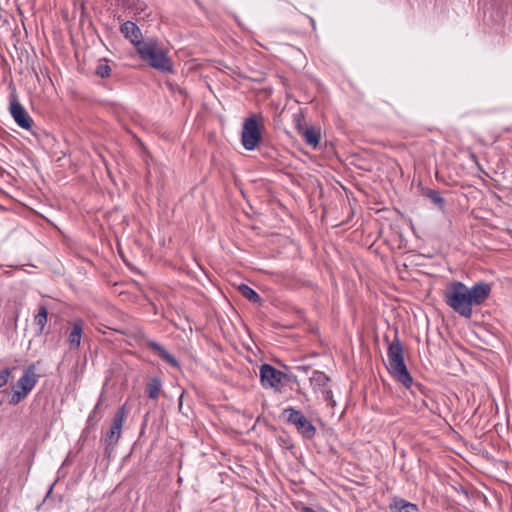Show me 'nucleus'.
<instances>
[{
    "mask_svg": "<svg viewBox=\"0 0 512 512\" xmlns=\"http://www.w3.org/2000/svg\"><path fill=\"white\" fill-rule=\"evenodd\" d=\"M491 292L489 284L479 282L471 288L460 281L450 282L444 292V302L461 317L469 319L473 314V306L483 304Z\"/></svg>",
    "mask_w": 512,
    "mask_h": 512,
    "instance_id": "f257e3e1",
    "label": "nucleus"
},
{
    "mask_svg": "<svg viewBox=\"0 0 512 512\" xmlns=\"http://www.w3.org/2000/svg\"><path fill=\"white\" fill-rule=\"evenodd\" d=\"M388 370L390 374L407 389H411L414 394V388L421 390L420 384L413 385V378L404 362L403 346L398 338H395L388 347Z\"/></svg>",
    "mask_w": 512,
    "mask_h": 512,
    "instance_id": "f03ea898",
    "label": "nucleus"
},
{
    "mask_svg": "<svg viewBox=\"0 0 512 512\" xmlns=\"http://www.w3.org/2000/svg\"><path fill=\"white\" fill-rule=\"evenodd\" d=\"M140 58L151 67L161 72H172L173 64L167 56V50L155 40H147L138 44Z\"/></svg>",
    "mask_w": 512,
    "mask_h": 512,
    "instance_id": "7ed1b4c3",
    "label": "nucleus"
},
{
    "mask_svg": "<svg viewBox=\"0 0 512 512\" xmlns=\"http://www.w3.org/2000/svg\"><path fill=\"white\" fill-rule=\"evenodd\" d=\"M263 116L253 114L246 118L241 132V143L248 150H254L262 139Z\"/></svg>",
    "mask_w": 512,
    "mask_h": 512,
    "instance_id": "20e7f679",
    "label": "nucleus"
},
{
    "mask_svg": "<svg viewBox=\"0 0 512 512\" xmlns=\"http://www.w3.org/2000/svg\"><path fill=\"white\" fill-rule=\"evenodd\" d=\"M288 414L287 421L294 425L297 432L306 439H312L316 434L315 426L303 415L301 411L294 408H287L284 410Z\"/></svg>",
    "mask_w": 512,
    "mask_h": 512,
    "instance_id": "39448f33",
    "label": "nucleus"
},
{
    "mask_svg": "<svg viewBox=\"0 0 512 512\" xmlns=\"http://www.w3.org/2000/svg\"><path fill=\"white\" fill-rule=\"evenodd\" d=\"M126 415H127V411H126L125 406L121 407L115 413L113 421H112V425H111L110 429L106 432V434L103 438V441L107 448L108 447L113 448L118 443V441L121 437L122 427H123V423L126 418Z\"/></svg>",
    "mask_w": 512,
    "mask_h": 512,
    "instance_id": "423d86ee",
    "label": "nucleus"
},
{
    "mask_svg": "<svg viewBox=\"0 0 512 512\" xmlns=\"http://www.w3.org/2000/svg\"><path fill=\"white\" fill-rule=\"evenodd\" d=\"M260 377L264 387L279 391L283 380L286 378V374L269 364H263L260 367Z\"/></svg>",
    "mask_w": 512,
    "mask_h": 512,
    "instance_id": "0eeeda50",
    "label": "nucleus"
},
{
    "mask_svg": "<svg viewBox=\"0 0 512 512\" xmlns=\"http://www.w3.org/2000/svg\"><path fill=\"white\" fill-rule=\"evenodd\" d=\"M10 114L15 122L23 129L30 130L33 120L20 102L14 97L10 102Z\"/></svg>",
    "mask_w": 512,
    "mask_h": 512,
    "instance_id": "6e6552de",
    "label": "nucleus"
},
{
    "mask_svg": "<svg viewBox=\"0 0 512 512\" xmlns=\"http://www.w3.org/2000/svg\"><path fill=\"white\" fill-rule=\"evenodd\" d=\"M83 331L84 321L82 319L74 320L67 336V342L71 351L80 348Z\"/></svg>",
    "mask_w": 512,
    "mask_h": 512,
    "instance_id": "1a4fd4ad",
    "label": "nucleus"
},
{
    "mask_svg": "<svg viewBox=\"0 0 512 512\" xmlns=\"http://www.w3.org/2000/svg\"><path fill=\"white\" fill-rule=\"evenodd\" d=\"M120 31L126 39H128L132 44L135 45L136 50L138 49V44H142L144 42L141 41V30L134 22H124L120 27Z\"/></svg>",
    "mask_w": 512,
    "mask_h": 512,
    "instance_id": "9d476101",
    "label": "nucleus"
},
{
    "mask_svg": "<svg viewBox=\"0 0 512 512\" xmlns=\"http://www.w3.org/2000/svg\"><path fill=\"white\" fill-rule=\"evenodd\" d=\"M38 379L39 375L36 374L35 365L32 364L25 369L23 375L18 379L17 384L18 386H23L25 390H29L31 392L37 384Z\"/></svg>",
    "mask_w": 512,
    "mask_h": 512,
    "instance_id": "9b49d317",
    "label": "nucleus"
},
{
    "mask_svg": "<svg viewBox=\"0 0 512 512\" xmlns=\"http://www.w3.org/2000/svg\"><path fill=\"white\" fill-rule=\"evenodd\" d=\"M147 347L153 350L163 361L174 368H179L177 359L170 354L164 347L155 341H148Z\"/></svg>",
    "mask_w": 512,
    "mask_h": 512,
    "instance_id": "f8f14e48",
    "label": "nucleus"
},
{
    "mask_svg": "<svg viewBox=\"0 0 512 512\" xmlns=\"http://www.w3.org/2000/svg\"><path fill=\"white\" fill-rule=\"evenodd\" d=\"M147 347L153 350L163 361L174 368H179L177 359L170 354L164 347L155 341H148Z\"/></svg>",
    "mask_w": 512,
    "mask_h": 512,
    "instance_id": "ddd939ff",
    "label": "nucleus"
},
{
    "mask_svg": "<svg viewBox=\"0 0 512 512\" xmlns=\"http://www.w3.org/2000/svg\"><path fill=\"white\" fill-rule=\"evenodd\" d=\"M389 509L391 512H419V507L403 498L394 497L390 504Z\"/></svg>",
    "mask_w": 512,
    "mask_h": 512,
    "instance_id": "4468645a",
    "label": "nucleus"
},
{
    "mask_svg": "<svg viewBox=\"0 0 512 512\" xmlns=\"http://www.w3.org/2000/svg\"><path fill=\"white\" fill-rule=\"evenodd\" d=\"M330 382V378L322 371H313L312 376L310 377V383L315 392H319L322 389H325Z\"/></svg>",
    "mask_w": 512,
    "mask_h": 512,
    "instance_id": "2eb2a0df",
    "label": "nucleus"
},
{
    "mask_svg": "<svg viewBox=\"0 0 512 512\" xmlns=\"http://www.w3.org/2000/svg\"><path fill=\"white\" fill-rule=\"evenodd\" d=\"M299 133L304 138L305 142L313 148H316L321 139L320 130L315 127H309L304 129L303 131H299Z\"/></svg>",
    "mask_w": 512,
    "mask_h": 512,
    "instance_id": "dca6fc26",
    "label": "nucleus"
},
{
    "mask_svg": "<svg viewBox=\"0 0 512 512\" xmlns=\"http://www.w3.org/2000/svg\"><path fill=\"white\" fill-rule=\"evenodd\" d=\"M48 310L45 305L39 306L38 313L34 316V324L38 327L36 335L40 336L43 334L47 324Z\"/></svg>",
    "mask_w": 512,
    "mask_h": 512,
    "instance_id": "f3484780",
    "label": "nucleus"
},
{
    "mask_svg": "<svg viewBox=\"0 0 512 512\" xmlns=\"http://www.w3.org/2000/svg\"><path fill=\"white\" fill-rule=\"evenodd\" d=\"M162 388V383L159 378H152L146 385V391L149 398L157 399Z\"/></svg>",
    "mask_w": 512,
    "mask_h": 512,
    "instance_id": "a211bd4d",
    "label": "nucleus"
},
{
    "mask_svg": "<svg viewBox=\"0 0 512 512\" xmlns=\"http://www.w3.org/2000/svg\"><path fill=\"white\" fill-rule=\"evenodd\" d=\"M240 294L252 303L260 302L258 293L246 284H241L238 287Z\"/></svg>",
    "mask_w": 512,
    "mask_h": 512,
    "instance_id": "6ab92c4d",
    "label": "nucleus"
},
{
    "mask_svg": "<svg viewBox=\"0 0 512 512\" xmlns=\"http://www.w3.org/2000/svg\"><path fill=\"white\" fill-rule=\"evenodd\" d=\"M427 197L435 204L437 205L440 209H443L444 206H445V200L444 198L440 195V193L438 191H435V190H429L427 192Z\"/></svg>",
    "mask_w": 512,
    "mask_h": 512,
    "instance_id": "aec40b11",
    "label": "nucleus"
},
{
    "mask_svg": "<svg viewBox=\"0 0 512 512\" xmlns=\"http://www.w3.org/2000/svg\"><path fill=\"white\" fill-rule=\"evenodd\" d=\"M318 393H321L324 401L328 402L332 407L335 406L336 402L333 399V393H332V390L330 389V387L322 389Z\"/></svg>",
    "mask_w": 512,
    "mask_h": 512,
    "instance_id": "412c9836",
    "label": "nucleus"
},
{
    "mask_svg": "<svg viewBox=\"0 0 512 512\" xmlns=\"http://www.w3.org/2000/svg\"><path fill=\"white\" fill-rule=\"evenodd\" d=\"M101 402H102V396L100 397L98 403L96 404V406L94 407L93 411L90 413V415L88 416V424H93V422H98L99 419L101 418V415L97 416V411L101 405Z\"/></svg>",
    "mask_w": 512,
    "mask_h": 512,
    "instance_id": "4be33fe9",
    "label": "nucleus"
},
{
    "mask_svg": "<svg viewBox=\"0 0 512 512\" xmlns=\"http://www.w3.org/2000/svg\"><path fill=\"white\" fill-rule=\"evenodd\" d=\"M111 68L107 64H100L96 69V74L101 78L108 77L110 75Z\"/></svg>",
    "mask_w": 512,
    "mask_h": 512,
    "instance_id": "5701e85b",
    "label": "nucleus"
},
{
    "mask_svg": "<svg viewBox=\"0 0 512 512\" xmlns=\"http://www.w3.org/2000/svg\"><path fill=\"white\" fill-rule=\"evenodd\" d=\"M11 370L9 368H5L0 372V388L4 387L10 378Z\"/></svg>",
    "mask_w": 512,
    "mask_h": 512,
    "instance_id": "b1692460",
    "label": "nucleus"
},
{
    "mask_svg": "<svg viewBox=\"0 0 512 512\" xmlns=\"http://www.w3.org/2000/svg\"><path fill=\"white\" fill-rule=\"evenodd\" d=\"M24 399V397L21 396V394L16 391L15 389H13V393L11 395V398L9 400V403L11 405H17L20 401H22Z\"/></svg>",
    "mask_w": 512,
    "mask_h": 512,
    "instance_id": "393cba45",
    "label": "nucleus"
},
{
    "mask_svg": "<svg viewBox=\"0 0 512 512\" xmlns=\"http://www.w3.org/2000/svg\"><path fill=\"white\" fill-rule=\"evenodd\" d=\"M13 389H15L16 391H18L22 397L26 398L27 395L30 393L29 390H25V388H23V386H18V384L16 383V385L13 387Z\"/></svg>",
    "mask_w": 512,
    "mask_h": 512,
    "instance_id": "a878e982",
    "label": "nucleus"
}]
</instances>
